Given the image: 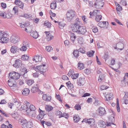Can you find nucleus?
<instances>
[{"label": "nucleus", "mask_w": 128, "mask_h": 128, "mask_svg": "<svg viewBox=\"0 0 128 128\" xmlns=\"http://www.w3.org/2000/svg\"><path fill=\"white\" fill-rule=\"evenodd\" d=\"M86 31V29L82 26L78 30L77 33L82 34H84Z\"/></svg>", "instance_id": "ddd939ff"}, {"label": "nucleus", "mask_w": 128, "mask_h": 128, "mask_svg": "<svg viewBox=\"0 0 128 128\" xmlns=\"http://www.w3.org/2000/svg\"><path fill=\"white\" fill-rule=\"evenodd\" d=\"M56 115H59V118L62 117V112L59 110H58L56 111Z\"/></svg>", "instance_id": "8fccbe9b"}, {"label": "nucleus", "mask_w": 128, "mask_h": 128, "mask_svg": "<svg viewBox=\"0 0 128 128\" xmlns=\"http://www.w3.org/2000/svg\"><path fill=\"white\" fill-rule=\"evenodd\" d=\"M116 109L117 111L118 112H119L120 111V109L119 105V102L118 99V98L116 99Z\"/></svg>", "instance_id": "e433bc0d"}, {"label": "nucleus", "mask_w": 128, "mask_h": 128, "mask_svg": "<svg viewBox=\"0 0 128 128\" xmlns=\"http://www.w3.org/2000/svg\"><path fill=\"white\" fill-rule=\"evenodd\" d=\"M14 3L21 9H22L24 7V3L19 0H15Z\"/></svg>", "instance_id": "2eb2a0df"}, {"label": "nucleus", "mask_w": 128, "mask_h": 128, "mask_svg": "<svg viewBox=\"0 0 128 128\" xmlns=\"http://www.w3.org/2000/svg\"><path fill=\"white\" fill-rule=\"evenodd\" d=\"M102 16L101 15H98L96 16L95 20L97 22H99L102 19Z\"/></svg>", "instance_id": "a19ab883"}, {"label": "nucleus", "mask_w": 128, "mask_h": 128, "mask_svg": "<svg viewBox=\"0 0 128 128\" xmlns=\"http://www.w3.org/2000/svg\"><path fill=\"white\" fill-rule=\"evenodd\" d=\"M84 72L86 74H89L90 72V71L88 68H86L84 70Z\"/></svg>", "instance_id": "774afa93"}, {"label": "nucleus", "mask_w": 128, "mask_h": 128, "mask_svg": "<svg viewBox=\"0 0 128 128\" xmlns=\"http://www.w3.org/2000/svg\"><path fill=\"white\" fill-rule=\"evenodd\" d=\"M31 16L30 14L28 15V14H24V15H22L20 16L21 17H24L26 18H30Z\"/></svg>", "instance_id": "3c124183"}, {"label": "nucleus", "mask_w": 128, "mask_h": 128, "mask_svg": "<svg viewBox=\"0 0 128 128\" xmlns=\"http://www.w3.org/2000/svg\"><path fill=\"white\" fill-rule=\"evenodd\" d=\"M18 51V48L17 46H12L10 49L11 52L13 54L17 52Z\"/></svg>", "instance_id": "a211bd4d"}, {"label": "nucleus", "mask_w": 128, "mask_h": 128, "mask_svg": "<svg viewBox=\"0 0 128 128\" xmlns=\"http://www.w3.org/2000/svg\"><path fill=\"white\" fill-rule=\"evenodd\" d=\"M13 11H14L15 14H16L18 12V7L16 6H15L13 9Z\"/></svg>", "instance_id": "338daca9"}, {"label": "nucleus", "mask_w": 128, "mask_h": 128, "mask_svg": "<svg viewBox=\"0 0 128 128\" xmlns=\"http://www.w3.org/2000/svg\"><path fill=\"white\" fill-rule=\"evenodd\" d=\"M56 98L58 100H59V101L62 102V100L60 98V96L59 94L57 95L56 94Z\"/></svg>", "instance_id": "0e129e2a"}, {"label": "nucleus", "mask_w": 128, "mask_h": 128, "mask_svg": "<svg viewBox=\"0 0 128 128\" xmlns=\"http://www.w3.org/2000/svg\"><path fill=\"white\" fill-rule=\"evenodd\" d=\"M20 40L19 36L17 35L12 36L10 37V42L14 44H15L18 42Z\"/></svg>", "instance_id": "423d86ee"}, {"label": "nucleus", "mask_w": 128, "mask_h": 128, "mask_svg": "<svg viewBox=\"0 0 128 128\" xmlns=\"http://www.w3.org/2000/svg\"><path fill=\"white\" fill-rule=\"evenodd\" d=\"M22 65V62L19 59L16 60L14 64H13L14 67L16 68H18Z\"/></svg>", "instance_id": "9b49d317"}, {"label": "nucleus", "mask_w": 128, "mask_h": 128, "mask_svg": "<svg viewBox=\"0 0 128 128\" xmlns=\"http://www.w3.org/2000/svg\"><path fill=\"white\" fill-rule=\"evenodd\" d=\"M84 122L88 123L90 126H94L95 124V120L94 118L84 119L82 121V122Z\"/></svg>", "instance_id": "0eeeda50"}, {"label": "nucleus", "mask_w": 128, "mask_h": 128, "mask_svg": "<svg viewBox=\"0 0 128 128\" xmlns=\"http://www.w3.org/2000/svg\"><path fill=\"white\" fill-rule=\"evenodd\" d=\"M28 125L29 128H32L33 125V124L31 121H26V122Z\"/></svg>", "instance_id": "de8ad7c7"}, {"label": "nucleus", "mask_w": 128, "mask_h": 128, "mask_svg": "<svg viewBox=\"0 0 128 128\" xmlns=\"http://www.w3.org/2000/svg\"><path fill=\"white\" fill-rule=\"evenodd\" d=\"M20 71L22 72H23V75L24 76H24L25 74L26 73L28 72V71L27 69L24 67H22L21 68L20 70Z\"/></svg>", "instance_id": "7c9ffc66"}, {"label": "nucleus", "mask_w": 128, "mask_h": 128, "mask_svg": "<svg viewBox=\"0 0 128 128\" xmlns=\"http://www.w3.org/2000/svg\"><path fill=\"white\" fill-rule=\"evenodd\" d=\"M29 58V56H27L26 55L24 54L22 56V59L23 60L26 61L28 60Z\"/></svg>", "instance_id": "f704fd0d"}, {"label": "nucleus", "mask_w": 128, "mask_h": 128, "mask_svg": "<svg viewBox=\"0 0 128 128\" xmlns=\"http://www.w3.org/2000/svg\"><path fill=\"white\" fill-rule=\"evenodd\" d=\"M46 50L48 52H51L53 50L52 48L50 46H46Z\"/></svg>", "instance_id": "49530a36"}, {"label": "nucleus", "mask_w": 128, "mask_h": 128, "mask_svg": "<svg viewBox=\"0 0 128 128\" xmlns=\"http://www.w3.org/2000/svg\"><path fill=\"white\" fill-rule=\"evenodd\" d=\"M23 106V109L25 110L26 112L28 114V111H34L36 110V108L35 106L33 104L30 105V104L28 102H26V104H24V106Z\"/></svg>", "instance_id": "f03ea898"}, {"label": "nucleus", "mask_w": 128, "mask_h": 128, "mask_svg": "<svg viewBox=\"0 0 128 128\" xmlns=\"http://www.w3.org/2000/svg\"><path fill=\"white\" fill-rule=\"evenodd\" d=\"M20 122L21 123H23L22 126V128H29L26 122V119L22 120Z\"/></svg>", "instance_id": "b1692460"}, {"label": "nucleus", "mask_w": 128, "mask_h": 128, "mask_svg": "<svg viewBox=\"0 0 128 128\" xmlns=\"http://www.w3.org/2000/svg\"><path fill=\"white\" fill-rule=\"evenodd\" d=\"M74 120V122H77L80 120V118L77 115H75L73 117Z\"/></svg>", "instance_id": "c85d7f7f"}, {"label": "nucleus", "mask_w": 128, "mask_h": 128, "mask_svg": "<svg viewBox=\"0 0 128 128\" xmlns=\"http://www.w3.org/2000/svg\"><path fill=\"white\" fill-rule=\"evenodd\" d=\"M28 48L26 46H25L22 44L21 48H20L19 50L21 51L25 52L27 49Z\"/></svg>", "instance_id": "37998d69"}, {"label": "nucleus", "mask_w": 128, "mask_h": 128, "mask_svg": "<svg viewBox=\"0 0 128 128\" xmlns=\"http://www.w3.org/2000/svg\"><path fill=\"white\" fill-rule=\"evenodd\" d=\"M20 76V74L18 73L12 72L9 73L8 78L10 79L18 80Z\"/></svg>", "instance_id": "39448f33"}, {"label": "nucleus", "mask_w": 128, "mask_h": 128, "mask_svg": "<svg viewBox=\"0 0 128 128\" xmlns=\"http://www.w3.org/2000/svg\"><path fill=\"white\" fill-rule=\"evenodd\" d=\"M98 123V127L100 128H105L106 126L105 122L102 120H99Z\"/></svg>", "instance_id": "412c9836"}, {"label": "nucleus", "mask_w": 128, "mask_h": 128, "mask_svg": "<svg viewBox=\"0 0 128 128\" xmlns=\"http://www.w3.org/2000/svg\"><path fill=\"white\" fill-rule=\"evenodd\" d=\"M42 56L41 55L38 56L36 55L33 58L32 60L33 61H35L36 62H41L42 60Z\"/></svg>", "instance_id": "aec40b11"}, {"label": "nucleus", "mask_w": 128, "mask_h": 128, "mask_svg": "<svg viewBox=\"0 0 128 128\" xmlns=\"http://www.w3.org/2000/svg\"><path fill=\"white\" fill-rule=\"evenodd\" d=\"M6 35L4 34V32L0 31V42L2 43H7L8 41V38L5 36Z\"/></svg>", "instance_id": "20e7f679"}, {"label": "nucleus", "mask_w": 128, "mask_h": 128, "mask_svg": "<svg viewBox=\"0 0 128 128\" xmlns=\"http://www.w3.org/2000/svg\"><path fill=\"white\" fill-rule=\"evenodd\" d=\"M104 4V2L103 1L95 2L94 4V6L97 9L103 7Z\"/></svg>", "instance_id": "9d476101"}, {"label": "nucleus", "mask_w": 128, "mask_h": 128, "mask_svg": "<svg viewBox=\"0 0 128 128\" xmlns=\"http://www.w3.org/2000/svg\"><path fill=\"white\" fill-rule=\"evenodd\" d=\"M78 50V52H79L83 54H84L85 52V51L82 48H80Z\"/></svg>", "instance_id": "13d9d810"}, {"label": "nucleus", "mask_w": 128, "mask_h": 128, "mask_svg": "<svg viewBox=\"0 0 128 128\" xmlns=\"http://www.w3.org/2000/svg\"><path fill=\"white\" fill-rule=\"evenodd\" d=\"M78 68L80 70H82L84 68V64L80 62H78Z\"/></svg>", "instance_id": "bb28decb"}, {"label": "nucleus", "mask_w": 128, "mask_h": 128, "mask_svg": "<svg viewBox=\"0 0 128 128\" xmlns=\"http://www.w3.org/2000/svg\"><path fill=\"white\" fill-rule=\"evenodd\" d=\"M39 90H40L38 88L37 84H36L33 86L31 89V92L33 93L39 91Z\"/></svg>", "instance_id": "4be33fe9"}, {"label": "nucleus", "mask_w": 128, "mask_h": 128, "mask_svg": "<svg viewBox=\"0 0 128 128\" xmlns=\"http://www.w3.org/2000/svg\"><path fill=\"white\" fill-rule=\"evenodd\" d=\"M0 16L3 17L4 18H10L11 17V16H8V14H6L4 12H0Z\"/></svg>", "instance_id": "a878e982"}, {"label": "nucleus", "mask_w": 128, "mask_h": 128, "mask_svg": "<svg viewBox=\"0 0 128 128\" xmlns=\"http://www.w3.org/2000/svg\"><path fill=\"white\" fill-rule=\"evenodd\" d=\"M68 20L70 22L75 16V12L72 10H69L67 11L66 14Z\"/></svg>", "instance_id": "7ed1b4c3"}, {"label": "nucleus", "mask_w": 128, "mask_h": 128, "mask_svg": "<svg viewBox=\"0 0 128 128\" xmlns=\"http://www.w3.org/2000/svg\"><path fill=\"white\" fill-rule=\"evenodd\" d=\"M79 76V74L78 73H76V74H73L71 76V77L74 80L78 78Z\"/></svg>", "instance_id": "58836bf2"}, {"label": "nucleus", "mask_w": 128, "mask_h": 128, "mask_svg": "<svg viewBox=\"0 0 128 128\" xmlns=\"http://www.w3.org/2000/svg\"><path fill=\"white\" fill-rule=\"evenodd\" d=\"M38 112L39 113V114L41 115L42 116L44 117V116L46 114V113L45 111L42 110L39 108L38 110Z\"/></svg>", "instance_id": "4c0bfd02"}, {"label": "nucleus", "mask_w": 128, "mask_h": 128, "mask_svg": "<svg viewBox=\"0 0 128 128\" xmlns=\"http://www.w3.org/2000/svg\"><path fill=\"white\" fill-rule=\"evenodd\" d=\"M23 45H24L26 47H28L29 46L30 44L28 42H24L22 44Z\"/></svg>", "instance_id": "680f3d73"}, {"label": "nucleus", "mask_w": 128, "mask_h": 128, "mask_svg": "<svg viewBox=\"0 0 128 128\" xmlns=\"http://www.w3.org/2000/svg\"><path fill=\"white\" fill-rule=\"evenodd\" d=\"M53 38V36L51 34H49L48 36H46V38L48 41H49L52 39Z\"/></svg>", "instance_id": "c03bdc74"}, {"label": "nucleus", "mask_w": 128, "mask_h": 128, "mask_svg": "<svg viewBox=\"0 0 128 128\" xmlns=\"http://www.w3.org/2000/svg\"><path fill=\"white\" fill-rule=\"evenodd\" d=\"M108 88V86H106L105 85H102L101 86L100 89L101 90H106Z\"/></svg>", "instance_id": "e2e57ef3"}, {"label": "nucleus", "mask_w": 128, "mask_h": 128, "mask_svg": "<svg viewBox=\"0 0 128 128\" xmlns=\"http://www.w3.org/2000/svg\"><path fill=\"white\" fill-rule=\"evenodd\" d=\"M100 13V10H94L93 12H90V18H92V16H98Z\"/></svg>", "instance_id": "6ab92c4d"}, {"label": "nucleus", "mask_w": 128, "mask_h": 128, "mask_svg": "<svg viewBox=\"0 0 128 128\" xmlns=\"http://www.w3.org/2000/svg\"><path fill=\"white\" fill-rule=\"evenodd\" d=\"M38 68L39 69V71L41 72H45L46 71V67L45 64H43L42 65L38 66Z\"/></svg>", "instance_id": "dca6fc26"}, {"label": "nucleus", "mask_w": 128, "mask_h": 128, "mask_svg": "<svg viewBox=\"0 0 128 128\" xmlns=\"http://www.w3.org/2000/svg\"><path fill=\"white\" fill-rule=\"evenodd\" d=\"M101 102L98 100H95L94 102L95 105L96 106H98L100 105Z\"/></svg>", "instance_id": "052dcab7"}, {"label": "nucleus", "mask_w": 128, "mask_h": 128, "mask_svg": "<svg viewBox=\"0 0 128 128\" xmlns=\"http://www.w3.org/2000/svg\"><path fill=\"white\" fill-rule=\"evenodd\" d=\"M76 20L75 22L74 23L71 24V28L73 32H76L82 24L79 20L78 18H76Z\"/></svg>", "instance_id": "f257e3e1"}, {"label": "nucleus", "mask_w": 128, "mask_h": 128, "mask_svg": "<svg viewBox=\"0 0 128 128\" xmlns=\"http://www.w3.org/2000/svg\"><path fill=\"white\" fill-rule=\"evenodd\" d=\"M124 47V44L121 42H118L116 44V46L114 47L115 49L120 50H123Z\"/></svg>", "instance_id": "f8f14e48"}, {"label": "nucleus", "mask_w": 128, "mask_h": 128, "mask_svg": "<svg viewBox=\"0 0 128 128\" xmlns=\"http://www.w3.org/2000/svg\"><path fill=\"white\" fill-rule=\"evenodd\" d=\"M74 108L77 110H80L81 109V106L80 105L76 104L74 106Z\"/></svg>", "instance_id": "864d4df0"}, {"label": "nucleus", "mask_w": 128, "mask_h": 128, "mask_svg": "<svg viewBox=\"0 0 128 128\" xmlns=\"http://www.w3.org/2000/svg\"><path fill=\"white\" fill-rule=\"evenodd\" d=\"M74 73V72L72 70H70L68 73V75L69 76H71Z\"/></svg>", "instance_id": "603ef678"}, {"label": "nucleus", "mask_w": 128, "mask_h": 128, "mask_svg": "<svg viewBox=\"0 0 128 128\" xmlns=\"http://www.w3.org/2000/svg\"><path fill=\"white\" fill-rule=\"evenodd\" d=\"M105 95H106V96H105L106 98V100L109 101L112 98L110 97L109 96V95L108 94L106 95V93H105Z\"/></svg>", "instance_id": "4d7b16f0"}, {"label": "nucleus", "mask_w": 128, "mask_h": 128, "mask_svg": "<svg viewBox=\"0 0 128 128\" xmlns=\"http://www.w3.org/2000/svg\"><path fill=\"white\" fill-rule=\"evenodd\" d=\"M30 36L36 39L38 37V34L36 30L33 31L31 29Z\"/></svg>", "instance_id": "f3484780"}, {"label": "nucleus", "mask_w": 128, "mask_h": 128, "mask_svg": "<svg viewBox=\"0 0 128 128\" xmlns=\"http://www.w3.org/2000/svg\"><path fill=\"white\" fill-rule=\"evenodd\" d=\"M120 3L124 6H126L127 5L126 2V0H121Z\"/></svg>", "instance_id": "5fc2aeb1"}, {"label": "nucleus", "mask_w": 128, "mask_h": 128, "mask_svg": "<svg viewBox=\"0 0 128 128\" xmlns=\"http://www.w3.org/2000/svg\"><path fill=\"white\" fill-rule=\"evenodd\" d=\"M70 35L71 40L72 41L74 42L76 38V35L74 33H72L70 34Z\"/></svg>", "instance_id": "473e14b6"}, {"label": "nucleus", "mask_w": 128, "mask_h": 128, "mask_svg": "<svg viewBox=\"0 0 128 128\" xmlns=\"http://www.w3.org/2000/svg\"><path fill=\"white\" fill-rule=\"evenodd\" d=\"M56 4L55 2H53L51 4L50 7L51 9H55L56 8Z\"/></svg>", "instance_id": "2f4dec72"}, {"label": "nucleus", "mask_w": 128, "mask_h": 128, "mask_svg": "<svg viewBox=\"0 0 128 128\" xmlns=\"http://www.w3.org/2000/svg\"><path fill=\"white\" fill-rule=\"evenodd\" d=\"M85 83V79L83 77H80L78 80L77 84L79 87L83 86Z\"/></svg>", "instance_id": "6e6552de"}, {"label": "nucleus", "mask_w": 128, "mask_h": 128, "mask_svg": "<svg viewBox=\"0 0 128 128\" xmlns=\"http://www.w3.org/2000/svg\"><path fill=\"white\" fill-rule=\"evenodd\" d=\"M44 117L42 116L40 114H39L37 116L36 118L38 120H41Z\"/></svg>", "instance_id": "bf43d9fd"}, {"label": "nucleus", "mask_w": 128, "mask_h": 128, "mask_svg": "<svg viewBox=\"0 0 128 128\" xmlns=\"http://www.w3.org/2000/svg\"><path fill=\"white\" fill-rule=\"evenodd\" d=\"M99 114L100 116L104 115L106 114L105 108L101 107H100L98 109Z\"/></svg>", "instance_id": "4468645a"}, {"label": "nucleus", "mask_w": 128, "mask_h": 128, "mask_svg": "<svg viewBox=\"0 0 128 128\" xmlns=\"http://www.w3.org/2000/svg\"><path fill=\"white\" fill-rule=\"evenodd\" d=\"M34 80L31 79L28 80H26V84L29 86H31L34 83Z\"/></svg>", "instance_id": "c756f323"}, {"label": "nucleus", "mask_w": 128, "mask_h": 128, "mask_svg": "<svg viewBox=\"0 0 128 128\" xmlns=\"http://www.w3.org/2000/svg\"><path fill=\"white\" fill-rule=\"evenodd\" d=\"M22 92L23 95L27 96L29 94L30 92V90L28 88H25L22 90Z\"/></svg>", "instance_id": "5701e85b"}, {"label": "nucleus", "mask_w": 128, "mask_h": 128, "mask_svg": "<svg viewBox=\"0 0 128 128\" xmlns=\"http://www.w3.org/2000/svg\"><path fill=\"white\" fill-rule=\"evenodd\" d=\"M78 41L79 43L81 44L83 43L82 41V37H80L78 38Z\"/></svg>", "instance_id": "6e6d98bb"}, {"label": "nucleus", "mask_w": 128, "mask_h": 128, "mask_svg": "<svg viewBox=\"0 0 128 128\" xmlns=\"http://www.w3.org/2000/svg\"><path fill=\"white\" fill-rule=\"evenodd\" d=\"M95 52L94 50H90V51L88 52L86 54L87 56L89 57H92L94 55Z\"/></svg>", "instance_id": "cd10ccee"}, {"label": "nucleus", "mask_w": 128, "mask_h": 128, "mask_svg": "<svg viewBox=\"0 0 128 128\" xmlns=\"http://www.w3.org/2000/svg\"><path fill=\"white\" fill-rule=\"evenodd\" d=\"M46 110L47 112L51 111L53 109V107L51 106H47L45 107Z\"/></svg>", "instance_id": "72a5a7b5"}, {"label": "nucleus", "mask_w": 128, "mask_h": 128, "mask_svg": "<svg viewBox=\"0 0 128 128\" xmlns=\"http://www.w3.org/2000/svg\"><path fill=\"white\" fill-rule=\"evenodd\" d=\"M73 54L76 58H77L79 56L78 52L77 50L74 51L73 52Z\"/></svg>", "instance_id": "79ce46f5"}, {"label": "nucleus", "mask_w": 128, "mask_h": 128, "mask_svg": "<svg viewBox=\"0 0 128 128\" xmlns=\"http://www.w3.org/2000/svg\"><path fill=\"white\" fill-rule=\"evenodd\" d=\"M59 27L60 29H62L65 26V24L62 22H58Z\"/></svg>", "instance_id": "ea45409f"}, {"label": "nucleus", "mask_w": 128, "mask_h": 128, "mask_svg": "<svg viewBox=\"0 0 128 128\" xmlns=\"http://www.w3.org/2000/svg\"><path fill=\"white\" fill-rule=\"evenodd\" d=\"M67 86L70 89H72L74 88L73 84L70 83V81H69L68 82L66 83Z\"/></svg>", "instance_id": "c9c22d12"}, {"label": "nucleus", "mask_w": 128, "mask_h": 128, "mask_svg": "<svg viewBox=\"0 0 128 128\" xmlns=\"http://www.w3.org/2000/svg\"><path fill=\"white\" fill-rule=\"evenodd\" d=\"M112 112L113 114H111V116H110L109 118V120L110 122L108 124H107V126H110L111 124H114L112 122L114 120V114L113 111L112 110Z\"/></svg>", "instance_id": "1a4fd4ad"}, {"label": "nucleus", "mask_w": 128, "mask_h": 128, "mask_svg": "<svg viewBox=\"0 0 128 128\" xmlns=\"http://www.w3.org/2000/svg\"><path fill=\"white\" fill-rule=\"evenodd\" d=\"M92 30L93 32L94 33H96L98 32V29L96 26H92Z\"/></svg>", "instance_id": "09e8293b"}, {"label": "nucleus", "mask_w": 128, "mask_h": 128, "mask_svg": "<svg viewBox=\"0 0 128 128\" xmlns=\"http://www.w3.org/2000/svg\"><path fill=\"white\" fill-rule=\"evenodd\" d=\"M51 25V24L49 22H47V23H44V25L45 26H47L48 28H50Z\"/></svg>", "instance_id": "69168bd1"}, {"label": "nucleus", "mask_w": 128, "mask_h": 128, "mask_svg": "<svg viewBox=\"0 0 128 128\" xmlns=\"http://www.w3.org/2000/svg\"><path fill=\"white\" fill-rule=\"evenodd\" d=\"M31 29H32V27L31 26L29 27L28 28H25V30L28 33H30L31 31Z\"/></svg>", "instance_id": "a18cd8bd"}, {"label": "nucleus", "mask_w": 128, "mask_h": 128, "mask_svg": "<svg viewBox=\"0 0 128 128\" xmlns=\"http://www.w3.org/2000/svg\"><path fill=\"white\" fill-rule=\"evenodd\" d=\"M106 24V22L105 21L101 22L98 24V26L102 28H104Z\"/></svg>", "instance_id": "393cba45"}]
</instances>
